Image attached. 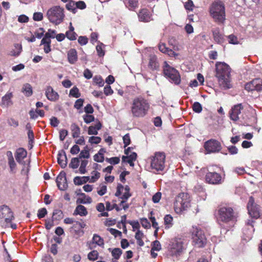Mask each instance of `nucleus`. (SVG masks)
Here are the masks:
<instances>
[{"label":"nucleus","mask_w":262,"mask_h":262,"mask_svg":"<svg viewBox=\"0 0 262 262\" xmlns=\"http://www.w3.org/2000/svg\"><path fill=\"white\" fill-rule=\"evenodd\" d=\"M231 69L225 62H217L215 64V77L217 78L220 86L224 90L231 87L230 83Z\"/></svg>","instance_id":"1"},{"label":"nucleus","mask_w":262,"mask_h":262,"mask_svg":"<svg viewBox=\"0 0 262 262\" xmlns=\"http://www.w3.org/2000/svg\"><path fill=\"white\" fill-rule=\"evenodd\" d=\"M149 104L147 101L141 97L135 98L132 102L131 113L134 117H143L148 112Z\"/></svg>","instance_id":"2"},{"label":"nucleus","mask_w":262,"mask_h":262,"mask_svg":"<svg viewBox=\"0 0 262 262\" xmlns=\"http://www.w3.org/2000/svg\"><path fill=\"white\" fill-rule=\"evenodd\" d=\"M209 12L216 23L219 24L224 23L226 19L225 8L223 2L216 1L213 3L210 7Z\"/></svg>","instance_id":"3"},{"label":"nucleus","mask_w":262,"mask_h":262,"mask_svg":"<svg viewBox=\"0 0 262 262\" xmlns=\"http://www.w3.org/2000/svg\"><path fill=\"white\" fill-rule=\"evenodd\" d=\"M46 15L51 23L58 25L63 21L64 17L63 9L59 6L53 7L48 10Z\"/></svg>","instance_id":"4"},{"label":"nucleus","mask_w":262,"mask_h":262,"mask_svg":"<svg viewBox=\"0 0 262 262\" xmlns=\"http://www.w3.org/2000/svg\"><path fill=\"white\" fill-rule=\"evenodd\" d=\"M165 155L164 152H157L151 157V167L157 171H163L165 168Z\"/></svg>","instance_id":"5"},{"label":"nucleus","mask_w":262,"mask_h":262,"mask_svg":"<svg viewBox=\"0 0 262 262\" xmlns=\"http://www.w3.org/2000/svg\"><path fill=\"white\" fill-rule=\"evenodd\" d=\"M190 199L189 195L184 192L180 193L176 197L174 204V207L179 209L180 211L185 210L190 206Z\"/></svg>","instance_id":"6"},{"label":"nucleus","mask_w":262,"mask_h":262,"mask_svg":"<svg viewBox=\"0 0 262 262\" xmlns=\"http://www.w3.org/2000/svg\"><path fill=\"white\" fill-rule=\"evenodd\" d=\"M163 71L165 75L175 84H178L180 83L181 78L179 73L175 69L168 65L166 61L164 62Z\"/></svg>","instance_id":"7"},{"label":"nucleus","mask_w":262,"mask_h":262,"mask_svg":"<svg viewBox=\"0 0 262 262\" xmlns=\"http://www.w3.org/2000/svg\"><path fill=\"white\" fill-rule=\"evenodd\" d=\"M192 236L193 242L195 246L201 248L205 246L206 243V238L202 230L197 227L193 228Z\"/></svg>","instance_id":"8"},{"label":"nucleus","mask_w":262,"mask_h":262,"mask_svg":"<svg viewBox=\"0 0 262 262\" xmlns=\"http://www.w3.org/2000/svg\"><path fill=\"white\" fill-rule=\"evenodd\" d=\"M183 249V242L181 238H174L169 244V253L172 256H177L182 252Z\"/></svg>","instance_id":"9"},{"label":"nucleus","mask_w":262,"mask_h":262,"mask_svg":"<svg viewBox=\"0 0 262 262\" xmlns=\"http://www.w3.org/2000/svg\"><path fill=\"white\" fill-rule=\"evenodd\" d=\"M235 217L233 209L230 207H222L219 210L220 220L224 222H228Z\"/></svg>","instance_id":"10"},{"label":"nucleus","mask_w":262,"mask_h":262,"mask_svg":"<svg viewBox=\"0 0 262 262\" xmlns=\"http://www.w3.org/2000/svg\"><path fill=\"white\" fill-rule=\"evenodd\" d=\"M204 148L208 153L219 152L221 149V143L214 139H210L204 144Z\"/></svg>","instance_id":"11"},{"label":"nucleus","mask_w":262,"mask_h":262,"mask_svg":"<svg viewBox=\"0 0 262 262\" xmlns=\"http://www.w3.org/2000/svg\"><path fill=\"white\" fill-rule=\"evenodd\" d=\"M0 216L4 219L6 223H10L14 219L13 213L10 208L6 206L3 205L0 208Z\"/></svg>","instance_id":"12"},{"label":"nucleus","mask_w":262,"mask_h":262,"mask_svg":"<svg viewBox=\"0 0 262 262\" xmlns=\"http://www.w3.org/2000/svg\"><path fill=\"white\" fill-rule=\"evenodd\" d=\"M245 89L248 91H262V80L260 79H255L245 84Z\"/></svg>","instance_id":"13"},{"label":"nucleus","mask_w":262,"mask_h":262,"mask_svg":"<svg viewBox=\"0 0 262 262\" xmlns=\"http://www.w3.org/2000/svg\"><path fill=\"white\" fill-rule=\"evenodd\" d=\"M206 181L209 184H219L222 183V177L218 173L209 172L206 175Z\"/></svg>","instance_id":"14"},{"label":"nucleus","mask_w":262,"mask_h":262,"mask_svg":"<svg viewBox=\"0 0 262 262\" xmlns=\"http://www.w3.org/2000/svg\"><path fill=\"white\" fill-rule=\"evenodd\" d=\"M56 182L60 190H64L68 187V183L65 172L62 171L56 178Z\"/></svg>","instance_id":"15"},{"label":"nucleus","mask_w":262,"mask_h":262,"mask_svg":"<svg viewBox=\"0 0 262 262\" xmlns=\"http://www.w3.org/2000/svg\"><path fill=\"white\" fill-rule=\"evenodd\" d=\"M243 109V106L241 103L235 105L232 107L230 116L231 120L237 121L239 119L238 115L241 113V111Z\"/></svg>","instance_id":"16"},{"label":"nucleus","mask_w":262,"mask_h":262,"mask_svg":"<svg viewBox=\"0 0 262 262\" xmlns=\"http://www.w3.org/2000/svg\"><path fill=\"white\" fill-rule=\"evenodd\" d=\"M138 17L140 21L143 22H148L152 19L150 11L146 9H141L139 11Z\"/></svg>","instance_id":"17"},{"label":"nucleus","mask_w":262,"mask_h":262,"mask_svg":"<svg viewBox=\"0 0 262 262\" xmlns=\"http://www.w3.org/2000/svg\"><path fill=\"white\" fill-rule=\"evenodd\" d=\"M46 96L48 99L52 101H55L59 98L58 93L50 86H48L46 89Z\"/></svg>","instance_id":"18"},{"label":"nucleus","mask_w":262,"mask_h":262,"mask_svg":"<svg viewBox=\"0 0 262 262\" xmlns=\"http://www.w3.org/2000/svg\"><path fill=\"white\" fill-rule=\"evenodd\" d=\"M67 157L65 151L63 150L59 151L57 157V161L61 168H63L66 167L67 165Z\"/></svg>","instance_id":"19"},{"label":"nucleus","mask_w":262,"mask_h":262,"mask_svg":"<svg viewBox=\"0 0 262 262\" xmlns=\"http://www.w3.org/2000/svg\"><path fill=\"white\" fill-rule=\"evenodd\" d=\"M212 33L214 40L218 43H222L224 41V36L220 33V29L217 28L212 30Z\"/></svg>","instance_id":"20"},{"label":"nucleus","mask_w":262,"mask_h":262,"mask_svg":"<svg viewBox=\"0 0 262 262\" xmlns=\"http://www.w3.org/2000/svg\"><path fill=\"white\" fill-rule=\"evenodd\" d=\"M149 67L152 70H156L159 68L157 57L155 55H150L149 59Z\"/></svg>","instance_id":"21"},{"label":"nucleus","mask_w":262,"mask_h":262,"mask_svg":"<svg viewBox=\"0 0 262 262\" xmlns=\"http://www.w3.org/2000/svg\"><path fill=\"white\" fill-rule=\"evenodd\" d=\"M27 155V151L24 148H18L16 152L15 159L17 162L20 163L21 161L26 157Z\"/></svg>","instance_id":"22"},{"label":"nucleus","mask_w":262,"mask_h":262,"mask_svg":"<svg viewBox=\"0 0 262 262\" xmlns=\"http://www.w3.org/2000/svg\"><path fill=\"white\" fill-rule=\"evenodd\" d=\"M68 58L69 62L74 64L77 60V54L75 49H71L68 53Z\"/></svg>","instance_id":"23"},{"label":"nucleus","mask_w":262,"mask_h":262,"mask_svg":"<svg viewBox=\"0 0 262 262\" xmlns=\"http://www.w3.org/2000/svg\"><path fill=\"white\" fill-rule=\"evenodd\" d=\"M102 127L101 123L99 121L94 126H90L89 127L88 133L89 135H97L98 130Z\"/></svg>","instance_id":"24"},{"label":"nucleus","mask_w":262,"mask_h":262,"mask_svg":"<svg viewBox=\"0 0 262 262\" xmlns=\"http://www.w3.org/2000/svg\"><path fill=\"white\" fill-rule=\"evenodd\" d=\"M70 128L72 132V136L73 138H76L79 137L80 134V128L76 123H72L71 125Z\"/></svg>","instance_id":"25"},{"label":"nucleus","mask_w":262,"mask_h":262,"mask_svg":"<svg viewBox=\"0 0 262 262\" xmlns=\"http://www.w3.org/2000/svg\"><path fill=\"white\" fill-rule=\"evenodd\" d=\"M248 212L251 217L257 219L259 216V206L255 205L253 207L248 209Z\"/></svg>","instance_id":"26"},{"label":"nucleus","mask_w":262,"mask_h":262,"mask_svg":"<svg viewBox=\"0 0 262 262\" xmlns=\"http://www.w3.org/2000/svg\"><path fill=\"white\" fill-rule=\"evenodd\" d=\"M74 214H79L80 216H85L88 214V211L84 206L79 205L76 207Z\"/></svg>","instance_id":"27"},{"label":"nucleus","mask_w":262,"mask_h":262,"mask_svg":"<svg viewBox=\"0 0 262 262\" xmlns=\"http://www.w3.org/2000/svg\"><path fill=\"white\" fill-rule=\"evenodd\" d=\"M80 196H82L81 198H78L77 200V203L80 204H90L92 202V199L89 196L86 195L84 193H81L80 194Z\"/></svg>","instance_id":"28"},{"label":"nucleus","mask_w":262,"mask_h":262,"mask_svg":"<svg viewBox=\"0 0 262 262\" xmlns=\"http://www.w3.org/2000/svg\"><path fill=\"white\" fill-rule=\"evenodd\" d=\"M124 3L130 10H133L138 7V0H124Z\"/></svg>","instance_id":"29"},{"label":"nucleus","mask_w":262,"mask_h":262,"mask_svg":"<svg viewBox=\"0 0 262 262\" xmlns=\"http://www.w3.org/2000/svg\"><path fill=\"white\" fill-rule=\"evenodd\" d=\"M22 50L21 45L18 43L14 45V48L11 51L10 55L13 56H17L19 55Z\"/></svg>","instance_id":"30"},{"label":"nucleus","mask_w":262,"mask_h":262,"mask_svg":"<svg viewBox=\"0 0 262 262\" xmlns=\"http://www.w3.org/2000/svg\"><path fill=\"white\" fill-rule=\"evenodd\" d=\"M164 224L166 226V228H169L171 227L173 224V217L170 214H167L165 216L164 219Z\"/></svg>","instance_id":"31"},{"label":"nucleus","mask_w":262,"mask_h":262,"mask_svg":"<svg viewBox=\"0 0 262 262\" xmlns=\"http://www.w3.org/2000/svg\"><path fill=\"white\" fill-rule=\"evenodd\" d=\"M11 93H8L2 97V104L5 106H9L11 103V98L12 97Z\"/></svg>","instance_id":"32"},{"label":"nucleus","mask_w":262,"mask_h":262,"mask_svg":"<svg viewBox=\"0 0 262 262\" xmlns=\"http://www.w3.org/2000/svg\"><path fill=\"white\" fill-rule=\"evenodd\" d=\"M23 89V92L27 96H30L32 94V87L30 84H25Z\"/></svg>","instance_id":"33"},{"label":"nucleus","mask_w":262,"mask_h":262,"mask_svg":"<svg viewBox=\"0 0 262 262\" xmlns=\"http://www.w3.org/2000/svg\"><path fill=\"white\" fill-rule=\"evenodd\" d=\"M93 240L94 243L96 244L99 246H103L104 245V241L99 235L95 234L93 235Z\"/></svg>","instance_id":"34"},{"label":"nucleus","mask_w":262,"mask_h":262,"mask_svg":"<svg viewBox=\"0 0 262 262\" xmlns=\"http://www.w3.org/2000/svg\"><path fill=\"white\" fill-rule=\"evenodd\" d=\"M66 8L68 10L71 11L73 13H75L77 12V9L76 8L75 2L73 1H70L67 5Z\"/></svg>","instance_id":"35"},{"label":"nucleus","mask_w":262,"mask_h":262,"mask_svg":"<svg viewBox=\"0 0 262 262\" xmlns=\"http://www.w3.org/2000/svg\"><path fill=\"white\" fill-rule=\"evenodd\" d=\"M79 165V159L78 158H73L69 164V167L73 168H77Z\"/></svg>","instance_id":"36"},{"label":"nucleus","mask_w":262,"mask_h":262,"mask_svg":"<svg viewBox=\"0 0 262 262\" xmlns=\"http://www.w3.org/2000/svg\"><path fill=\"white\" fill-rule=\"evenodd\" d=\"M69 95L77 98L80 96V93L79 92L78 89L76 86H74L70 91Z\"/></svg>","instance_id":"37"},{"label":"nucleus","mask_w":262,"mask_h":262,"mask_svg":"<svg viewBox=\"0 0 262 262\" xmlns=\"http://www.w3.org/2000/svg\"><path fill=\"white\" fill-rule=\"evenodd\" d=\"M88 164V161L86 160H83L81 161V164L79 169V172L81 174H84L86 172V170L85 169L86 166Z\"/></svg>","instance_id":"38"},{"label":"nucleus","mask_w":262,"mask_h":262,"mask_svg":"<svg viewBox=\"0 0 262 262\" xmlns=\"http://www.w3.org/2000/svg\"><path fill=\"white\" fill-rule=\"evenodd\" d=\"M122 254V250L120 248H115L112 251V254L114 258L118 259Z\"/></svg>","instance_id":"39"},{"label":"nucleus","mask_w":262,"mask_h":262,"mask_svg":"<svg viewBox=\"0 0 262 262\" xmlns=\"http://www.w3.org/2000/svg\"><path fill=\"white\" fill-rule=\"evenodd\" d=\"M98 253L96 250H93L88 254V257L91 260L94 261L98 258Z\"/></svg>","instance_id":"40"},{"label":"nucleus","mask_w":262,"mask_h":262,"mask_svg":"<svg viewBox=\"0 0 262 262\" xmlns=\"http://www.w3.org/2000/svg\"><path fill=\"white\" fill-rule=\"evenodd\" d=\"M92 176L90 180V183H94L96 182L100 178V173L96 171H93L92 172Z\"/></svg>","instance_id":"41"},{"label":"nucleus","mask_w":262,"mask_h":262,"mask_svg":"<svg viewBox=\"0 0 262 262\" xmlns=\"http://www.w3.org/2000/svg\"><path fill=\"white\" fill-rule=\"evenodd\" d=\"M193 110L194 112L200 113L202 111V105L198 102H195L192 106Z\"/></svg>","instance_id":"42"},{"label":"nucleus","mask_w":262,"mask_h":262,"mask_svg":"<svg viewBox=\"0 0 262 262\" xmlns=\"http://www.w3.org/2000/svg\"><path fill=\"white\" fill-rule=\"evenodd\" d=\"M66 37L70 40H75L76 39L77 34L74 31H67L66 33Z\"/></svg>","instance_id":"43"},{"label":"nucleus","mask_w":262,"mask_h":262,"mask_svg":"<svg viewBox=\"0 0 262 262\" xmlns=\"http://www.w3.org/2000/svg\"><path fill=\"white\" fill-rule=\"evenodd\" d=\"M90 156L89 150L83 149L80 151L78 158L79 159L81 158L88 159Z\"/></svg>","instance_id":"44"},{"label":"nucleus","mask_w":262,"mask_h":262,"mask_svg":"<svg viewBox=\"0 0 262 262\" xmlns=\"http://www.w3.org/2000/svg\"><path fill=\"white\" fill-rule=\"evenodd\" d=\"M104 45L102 43H100V45H97L96 46V51L98 54V55L100 57H102L104 55L105 52L102 48V46Z\"/></svg>","instance_id":"45"},{"label":"nucleus","mask_w":262,"mask_h":262,"mask_svg":"<svg viewBox=\"0 0 262 262\" xmlns=\"http://www.w3.org/2000/svg\"><path fill=\"white\" fill-rule=\"evenodd\" d=\"M101 141V138L97 136H92L89 139V142L91 144H98Z\"/></svg>","instance_id":"46"},{"label":"nucleus","mask_w":262,"mask_h":262,"mask_svg":"<svg viewBox=\"0 0 262 262\" xmlns=\"http://www.w3.org/2000/svg\"><path fill=\"white\" fill-rule=\"evenodd\" d=\"M151 249L152 251H160L161 249L160 243L158 241H155L152 243Z\"/></svg>","instance_id":"47"},{"label":"nucleus","mask_w":262,"mask_h":262,"mask_svg":"<svg viewBox=\"0 0 262 262\" xmlns=\"http://www.w3.org/2000/svg\"><path fill=\"white\" fill-rule=\"evenodd\" d=\"M83 118L84 122L87 124L92 122L94 121L95 119L93 115L88 114L83 115Z\"/></svg>","instance_id":"48"},{"label":"nucleus","mask_w":262,"mask_h":262,"mask_svg":"<svg viewBox=\"0 0 262 262\" xmlns=\"http://www.w3.org/2000/svg\"><path fill=\"white\" fill-rule=\"evenodd\" d=\"M106 161L111 164H117L119 163L120 159L119 157H112L111 158H106Z\"/></svg>","instance_id":"49"},{"label":"nucleus","mask_w":262,"mask_h":262,"mask_svg":"<svg viewBox=\"0 0 262 262\" xmlns=\"http://www.w3.org/2000/svg\"><path fill=\"white\" fill-rule=\"evenodd\" d=\"M47 214V210L45 208L40 209L38 211L37 217L39 219L43 218Z\"/></svg>","instance_id":"50"},{"label":"nucleus","mask_w":262,"mask_h":262,"mask_svg":"<svg viewBox=\"0 0 262 262\" xmlns=\"http://www.w3.org/2000/svg\"><path fill=\"white\" fill-rule=\"evenodd\" d=\"M93 80L95 83L98 84L100 86H102L104 84L103 80L100 76H95L93 78Z\"/></svg>","instance_id":"51"},{"label":"nucleus","mask_w":262,"mask_h":262,"mask_svg":"<svg viewBox=\"0 0 262 262\" xmlns=\"http://www.w3.org/2000/svg\"><path fill=\"white\" fill-rule=\"evenodd\" d=\"M68 135V131L66 129H61L59 132V139L60 140L62 141Z\"/></svg>","instance_id":"52"},{"label":"nucleus","mask_w":262,"mask_h":262,"mask_svg":"<svg viewBox=\"0 0 262 262\" xmlns=\"http://www.w3.org/2000/svg\"><path fill=\"white\" fill-rule=\"evenodd\" d=\"M162 194L160 192L156 193L152 196V200L154 203H157L159 202L161 199Z\"/></svg>","instance_id":"53"},{"label":"nucleus","mask_w":262,"mask_h":262,"mask_svg":"<svg viewBox=\"0 0 262 262\" xmlns=\"http://www.w3.org/2000/svg\"><path fill=\"white\" fill-rule=\"evenodd\" d=\"M43 18V14L41 12H35L33 14V19L35 21H40Z\"/></svg>","instance_id":"54"},{"label":"nucleus","mask_w":262,"mask_h":262,"mask_svg":"<svg viewBox=\"0 0 262 262\" xmlns=\"http://www.w3.org/2000/svg\"><path fill=\"white\" fill-rule=\"evenodd\" d=\"M83 101H84V100L80 98V99H77L74 104L75 108H77V110L80 109L83 105Z\"/></svg>","instance_id":"55"},{"label":"nucleus","mask_w":262,"mask_h":262,"mask_svg":"<svg viewBox=\"0 0 262 262\" xmlns=\"http://www.w3.org/2000/svg\"><path fill=\"white\" fill-rule=\"evenodd\" d=\"M56 31L52 29H49L48 32L45 34L47 35V37H50V38H54L56 35Z\"/></svg>","instance_id":"56"},{"label":"nucleus","mask_w":262,"mask_h":262,"mask_svg":"<svg viewBox=\"0 0 262 262\" xmlns=\"http://www.w3.org/2000/svg\"><path fill=\"white\" fill-rule=\"evenodd\" d=\"M124 190V187L122 185L119 184L117 186V191L115 193V195L118 197H120L122 191Z\"/></svg>","instance_id":"57"},{"label":"nucleus","mask_w":262,"mask_h":262,"mask_svg":"<svg viewBox=\"0 0 262 262\" xmlns=\"http://www.w3.org/2000/svg\"><path fill=\"white\" fill-rule=\"evenodd\" d=\"M78 41L81 45H85L88 43V39L86 36H80L78 38Z\"/></svg>","instance_id":"58"},{"label":"nucleus","mask_w":262,"mask_h":262,"mask_svg":"<svg viewBox=\"0 0 262 262\" xmlns=\"http://www.w3.org/2000/svg\"><path fill=\"white\" fill-rule=\"evenodd\" d=\"M104 156L99 155V153L95 154L94 156V160L97 162H103L104 161Z\"/></svg>","instance_id":"59"},{"label":"nucleus","mask_w":262,"mask_h":262,"mask_svg":"<svg viewBox=\"0 0 262 262\" xmlns=\"http://www.w3.org/2000/svg\"><path fill=\"white\" fill-rule=\"evenodd\" d=\"M123 143L124 144V147H126L130 144V140L128 134H126L123 137Z\"/></svg>","instance_id":"60"},{"label":"nucleus","mask_w":262,"mask_h":262,"mask_svg":"<svg viewBox=\"0 0 262 262\" xmlns=\"http://www.w3.org/2000/svg\"><path fill=\"white\" fill-rule=\"evenodd\" d=\"M228 41L230 43L237 44L238 43L237 38L233 35H229L228 36Z\"/></svg>","instance_id":"61"},{"label":"nucleus","mask_w":262,"mask_h":262,"mask_svg":"<svg viewBox=\"0 0 262 262\" xmlns=\"http://www.w3.org/2000/svg\"><path fill=\"white\" fill-rule=\"evenodd\" d=\"M108 230L112 234L115 236V237H117L118 236H121L122 235L121 231L115 229L110 228L108 229Z\"/></svg>","instance_id":"62"},{"label":"nucleus","mask_w":262,"mask_h":262,"mask_svg":"<svg viewBox=\"0 0 262 262\" xmlns=\"http://www.w3.org/2000/svg\"><path fill=\"white\" fill-rule=\"evenodd\" d=\"M80 151V148L79 147L75 144L71 148L70 150V152L72 155H76Z\"/></svg>","instance_id":"63"},{"label":"nucleus","mask_w":262,"mask_h":262,"mask_svg":"<svg viewBox=\"0 0 262 262\" xmlns=\"http://www.w3.org/2000/svg\"><path fill=\"white\" fill-rule=\"evenodd\" d=\"M59 123V120L55 117H52L50 119V124L52 126L54 127H56Z\"/></svg>","instance_id":"64"}]
</instances>
